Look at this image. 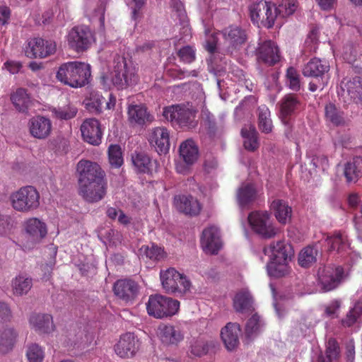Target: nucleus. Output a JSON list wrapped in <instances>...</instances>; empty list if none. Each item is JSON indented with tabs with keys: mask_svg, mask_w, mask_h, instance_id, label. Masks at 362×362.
Listing matches in <instances>:
<instances>
[{
	"mask_svg": "<svg viewBox=\"0 0 362 362\" xmlns=\"http://www.w3.org/2000/svg\"><path fill=\"white\" fill-rule=\"evenodd\" d=\"M111 74V81L117 89L126 88L137 81L136 68L128 54L115 55Z\"/></svg>",
	"mask_w": 362,
	"mask_h": 362,
	"instance_id": "obj_3",
	"label": "nucleus"
},
{
	"mask_svg": "<svg viewBox=\"0 0 362 362\" xmlns=\"http://www.w3.org/2000/svg\"><path fill=\"white\" fill-rule=\"evenodd\" d=\"M343 274V268L339 266L336 267L327 266L320 268L318 279L322 290L329 291L337 287L341 281Z\"/></svg>",
	"mask_w": 362,
	"mask_h": 362,
	"instance_id": "obj_13",
	"label": "nucleus"
},
{
	"mask_svg": "<svg viewBox=\"0 0 362 362\" xmlns=\"http://www.w3.org/2000/svg\"><path fill=\"white\" fill-rule=\"evenodd\" d=\"M339 356V346L337 341L330 338L327 344L325 356L320 353L317 357V362H332Z\"/></svg>",
	"mask_w": 362,
	"mask_h": 362,
	"instance_id": "obj_41",
	"label": "nucleus"
},
{
	"mask_svg": "<svg viewBox=\"0 0 362 362\" xmlns=\"http://www.w3.org/2000/svg\"><path fill=\"white\" fill-rule=\"evenodd\" d=\"M257 59L269 66H273L280 60L279 50L275 43L266 40L259 44L256 49Z\"/></svg>",
	"mask_w": 362,
	"mask_h": 362,
	"instance_id": "obj_18",
	"label": "nucleus"
},
{
	"mask_svg": "<svg viewBox=\"0 0 362 362\" xmlns=\"http://www.w3.org/2000/svg\"><path fill=\"white\" fill-rule=\"evenodd\" d=\"M343 91L346 90L347 93L354 98H361L362 96V78L355 76L352 79H344L341 83Z\"/></svg>",
	"mask_w": 362,
	"mask_h": 362,
	"instance_id": "obj_38",
	"label": "nucleus"
},
{
	"mask_svg": "<svg viewBox=\"0 0 362 362\" xmlns=\"http://www.w3.org/2000/svg\"><path fill=\"white\" fill-rule=\"evenodd\" d=\"M287 83L289 88L298 91L300 88V76L296 69L289 67L286 71Z\"/></svg>",
	"mask_w": 362,
	"mask_h": 362,
	"instance_id": "obj_51",
	"label": "nucleus"
},
{
	"mask_svg": "<svg viewBox=\"0 0 362 362\" xmlns=\"http://www.w3.org/2000/svg\"><path fill=\"white\" fill-rule=\"evenodd\" d=\"M148 141L158 154L166 153L169 151V133L165 128L154 129L149 135Z\"/></svg>",
	"mask_w": 362,
	"mask_h": 362,
	"instance_id": "obj_23",
	"label": "nucleus"
},
{
	"mask_svg": "<svg viewBox=\"0 0 362 362\" xmlns=\"http://www.w3.org/2000/svg\"><path fill=\"white\" fill-rule=\"evenodd\" d=\"M223 37L233 47H238L245 43L247 40L246 31L237 25H230L222 31Z\"/></svg>",
	"mask_w": 362,
	"mask_h": 362,
	"instance_id": "obj_27",
	"label": "nucleus"
},
{
	"mask_svg": "<svg viewBox=\"0 0 362 362\" xmlns=\"http://www.w3.org/2000/svg\"><path fill=\"white\" fill-rule=\"evenodd\" d=\"M139 347L140 342L134 334L127 332L122 335L115 345V351L119 357L128 358L134 356Z\"/></svg>",
	"mask_w": 362,
	"mask_h": 362,
	"instance_id": "obj_15",
	"label": "nucleus"
},
{
	"mask_svg": "<svg viewBox=\"0 0 362 362\" xmlns=\"http://www.w3.org/2000/svg\"><path fill=\"white\" fill-rule=\"evenodd\" d=\"M244 138L243 145L245 149L255 151L259 147L258 132L253 124L245 125L241 129Z\"/></svg>",
	"mask_w": 362,
	"mask_h": 362,
	"instance_id": "obj_35",
	"label": "nucleus"
},
{
	"mask_svg": "<svg viewBox=\"0 0 362 362\" xmlns=\"http://www.w3.org/2000/svg\"><path fill=\"white\" fill-rule=\"evenodd\" d=\"M218 166V162L216 159L214 158H210L206 159L204 162V169L205 170L209 173L212 170H215Z\"/></svg>",
	"mask_w": 362,
	"mask_h": 362,
	"instance_id": "obj_63",
	"label": "nucleus"
},
{
	"mask_svg": "<svg viewBox=\"0 0 362 362\" xmlns=\"http://www.w3.org/2000/svg\"><path fill=\"white\" fill-rule=\"evenodd\" d=\"M240 333V326L238 323L229 322L221 329V337L228 350H233L238 346Z\"/></svg>",
	"mask_w": 362,
	"mask_h": 362,
	"instance_id": "obj_24",
	"label": "nucleus"
},
{
	"mask_svg": "<svg viewBox=\"0 0 362 362\" xmlns=\"http://www.w3.org/2000/svg\"><path fill=\"white\" fill-rule=\"evenodd\" d=\"M160 277L163 288L168 293L182 296L190 289V281L184 274H180L175 268L170 267L161 271Z\"/></svg>",
	"mask_w": 362,
	"mask_h": 362,
	"instance_id": "obj_5",
	"label": "nucleus"
},
{
	"mask_svg": "<svg viewBox=\"0 0 362 362\" xmlns=\"http://www.w3.org/2000/svg\"><path fill=\"white\" fill-rule=\"evenodd\" d=\"M209 349V346L208 342L202 340H197L191 345L190 353L194 356L202 357L208 353Z\"/></svg>",
	"mask_w": 362,
	"mask_h": 362,
	"instance_id": "obj_52",
	"label": "nucleus"
},
{
	"mask_svg": "<svg viewBox=\"0 0 362 362\" xmlns=\"http://www.w3.org/2000/svg\"><path fill=\"white\" fill-rule=\"evenodd\" d=\"M132 162L134 170L139 173L149 174L152 173V161L144 152H134L132 154Z\"/></svg>",
	"mask_w": 362,
	"mask_h": 362,
	"instance_id": "obj_33",
	"label": "nucleus"
},
{
	"mask_svg": "<svg viewBox=\"0 0 362 362\" xmlns=\"http://www.w3.org/2000/svg\"><path fill=\"white\" fill-rule=\"evenodd\" d=\"M330 66L327 61L315 57L311 59L303 67V74L305 76L313 77L320 79V85L322 89L327 83V75L329 71Z\"/></svg>",
	"mask_w": 362,
	"mask_h": 362,
	"instance_id": "obj_12",
	"label": "nucleus"
},
{
	"mask_svg": "<svg viewBox=\"0 0 362 362\" xmlns=\"http://www.w3.org/2000/svg\"><path fill=\"white\" fill-rule=\"evenodd\" d=\"M104 98H90L86 104L87 109L90 112H95L97 113H100L102 110L103 103Z\"/></svg>",
	"mask_w": 362,
	"mask_h": 362,
	"instance_id": "obj_57",
	"label": "nucleus"
},
{
	"mask_svg": "<svg viewBox=\"0 0 362 362\" xmlns=\"http://www.w3.org/2000/svg\"><path fill=\"white\" fill-rule=\"evenodd\" d=\"M267 269L270 276L280 278L288 272V262L270 260L267 265Z\"/></svg>",
	"mask_w": 362,
	"mask_h": 362,
	"instance_id": "obj_43",
	"label": "nucleus"
},
{
	"mask_svg": "<svg viewBox=\"0 0 362 362\" xmlns=\"http://www.w3.org/2000/svg\"><path fill=\"white\" fill-rule=\"evenodd\" d=\"M28 127L30 134L39 139L47 138L52 132L51 120L44 116H36L31 118L28 122Z\"/></svg>",
	"mask_w": 362,
	"mask_h": 362,
	"instance_id": "obj_20",
	"label": "nucleus"
},
{
	"mask_svg": "<svg viewBox=\"0 0 362 362\" xmlns=\"http://www.w3.org/2000/svg\"><path fill=\"white\" fill-rule=\"evenodd\" d=\"M81 132L85 141L98 145L102 139V131L99 122L93 118L86 119L81 126Z\"/></svg>",
	"mask_w": 362,
	"mask_h": 362,
	"instance_id": "obj_21",
	"label": "nucleus"
},
{
	"mask_svg": "<svg viewBox=\"0 0 362 362\" xmlns=\"http://www.w3.org/2000/svg\"><path fill=\"white\" fill-rule=\"evenodd\" d=\"M180 308L177 300L162 295L151 296L146 304L148 313L156 318L174 315Z\"/></svg>",
	"mask_w": 362,
	"mask_h": 362,
	"instance_id": "obj_8",
	"label": "nucleus"
},
{
	"mask_svg": "<svg viewBox=\"0 0 362 362\" xmlns=\"http://www.w3.org/2000/svg\"><path fill=\"white\" fill-rule=\"evenodd\" d=\"M249 12L252 22L258 27L271 28L274 26L276 13L272 2L264 0L254 2L249 6Z\"/></svg>",
	"mask_w": 362,
	"mask_h": 362,
	"instance_id": "obj_7",
	"label": "nucleus"
},
{
	"mask_svg": "<svg viewBox=\"0 0 362 362\" xmlns=\"http://www.w3.org/2000/svg\"><path fill=\"white\" fill-rule=\"evenodd\" d=\"M26 357L28 362H42L45 353L37 344H31L27 346Z\"/></svg>",
	"mask_w": 362,
	"mask_h": 362,
	"instance_id": "obj_48",
	"label": "nucleus"
},
{
	"mask_svg": "<svg viewBox=\"0 0 362 362\" xmlns=\"http://www.w3.org/2000/svg\"><path fill=\"white\" fill-rule=\"evenodd\" d=\"M113 291L119 299L129 302L134 300L139 293L138 284L130 279H120L117 281L113 286Z\"/></svg>",
	"mask_w": 362,
	"mask_h": 362,
	"instance_id": "obj_19",
	"label": "nucleus"
},
{
	"mask_svg": "<svg viewBox=\"0 0 362 362\" xmlns=\"http://www.w3.org/2000/svg\"><path fill=\"white\" fill-rule=\"evenodd\" d=\"M140 251L151 259H160L163 257V250L154 243L143 245Z\"/></svg>",
	"mask_w": 362,
	"mask_h": 362,
	"instance_id": "obj_50",
	"label": "nucleus"
},
{
	"mask_svg": "<svg viewBox=\"0 0 362 362\" xmlns=\"http://www.w3.org/2000/svg\"><path fill=\"white\" fill-rule=\"evenodd\" d=\"M323 11H329L334 8L337 4V0H315Z\"/></svg>",
	"mask_w": 362,
	"mask_h": 362,
	"instance_id": "obj_62",
	"label": "nucleus"
},
{
	"mask_svg": "<svg viewBox=\"0 0 362 362\" xmlns=\"http://www.w3.org/2000/svg\"><path fill=\"white\" fill-rule=\"evenodd\" d=\"M260 326L259 316L254 314L247 322L245 326V335L250 338L253 334L256 333Z\"/></svg>",
	"mask_w": 362,
	"mask_h": 362,
	"instance_id": "obj_54",
	"label": "nucleus"
},
{
	"mask_svg": "<svg viewBox=\"0 0 362 362\" xmlns=\"http://www.w3.org/2000/svg\"><path fill=\"white\" fill-rule=\"evenodd\" d=\"M258 112V127L262 133L269 134L272 131V121L270 111L266 106L259 107Z\"/></svg>",
	"mask_w": 362,
	"mask_h": 362,
	"instance_id": "obj_42",
	"label": "nucleus"
},
{
	"mask_svg": "<svg viewBox=\"0 0 362 362\" xmlns=\"http://www.w3.org/2000/svg\"><path fill=\"white\" fill-rule=\"evenodd\" d=\"M17 332L10 327L5 328L0 334V352L3 354L11 351L15 345Z\"/></svg>",
	"mask_w": 362,
	"mask_h": 362,
	"instance_id": "obj_37",
	"label": "nucleus"
},
{
	"mask_svg": "<svg viewBox=\"0 0 362 362\" xmlns=\"http://www.w3.org/2000/svg\"><path fill=\"white\" fill-rule=\"evenodd\" d=\"M30 322L40 333H49L54 330L52 317L48 314H33L30 316Z\"/></svg>",
	"mask_w": 362,
	"mask_h": 362,
	"instance_id": "obj_29",
	"label": "nucleus"
},
{
	"mask_svg": "<svg viewBox=\"0 0 362 362\" xmlns=\"http://www.w3.org/2000/svg\"><path fill=\"white\" fill-rule=\"evenodd\" d=\"M202 120L204 125L207 131V134L210 137L214 136L217 131L214 116L210 112H204L203 115Z\"/></svg>",
	"mask_w": 362,
	"mask_h": 362,
	"instance_id": "obj_53",
	"label": "nucleus"
},
{
	"mask_svg": "<svg viewBox=\"0 0 362 362\" xmlns=\"http://www.w3.org/2000/svg\"><path fill=\"white\" fill-rule=\"evenodd\" d=\"M180 156L187 165H193L199 158V148L194 140L189 139L182 141L179 148Z\"/></svg>",
	"mask_w": 362,
	"mask_h": 362,
	"instance_id": "obj_26",
	"label": "nucleus"
},
{
	"mask_svg": "<svg viewBox=\"0 0 362 362\" xmlns=\"http://www.w3.org/2000/svg\"><path fill=\"white\" fill-rule=\"evenodd\" d=\"M11 17V10L7 6L0 7V23L1 25H6L8 23Z\"/></svg>",
	"mask_w": 362,
	"mask_h": 362,
	"instance_id": "obj_59",
	"label": "nucleus"
},
{
	"mask_svg": "<svg viewBox=\"0 0 362 362\" xmlns=\"http://www.w3.org/2000/svg\"><path fill=\"white\" fill-rule=\"evenodd\" d=\"M177 56L185 63H191L195 59V52L190 46H185L177 52Z\"/></svg>",
	"mask_w": 362,
	"mask_h": 362,
	"instance_id": "obj_56",
	"label": "nucleus"
},
{
	"mask_svg": "<svg viewBox=\"0 0 362 362\" xmlns=\"http://www.w3.org/2000/svg\"><path fill=\"white\" fill-rule=\"evenodd\" d=\"M56 43L41 37L31 38L28 42L25 54L29 58H45L54 54Z\"/></svg>",
	"mask_w": 362,
	"mask_h": 362,
	"instance_id": "obj_11",
	"label": "nucleus"
},
{
	"mask_svg": "<svg viewBox=\"0 0 362 362\" xmlns=\"http://www.w3.org/2000/svg\"><path fill=\"white\" fill-rule=\"evenodd\" d=\"M32 279L23 275H19L13 281L12 287L16 295L26 294L32 288Z\"/></svg>",
	"mask_w": 362,
	"mask_h": 362,
	"instance_id": "obj_44",
	"label": "nucleus"
},
{
	"mask_svg": "<svg viewBox=\"0 0 362 362\" xmlns=\"http://www.w3.org/2000/svg\"><path fill=\"white\" fill-rule=\"evenodd\" d=\"M300 105V100L296 95H286L280 102V119L281 122H287L286 119H289V117L298 109Z\"/></svg>",
	"mask_w": 362,
	"mask_h": 362,
	"instance_id": "obj_28",
	"label": "nucleus"
},
{
	"mask_svg": "<svg viewBox=\"0 0 362 362\" xmlns=\"http://www.w3.org/2000/svg\"><path fill=\"white\" fill-rule=\"evenodd\" d=\"M91 76L90 66L81 62L62 64L56 74L57 79L64 85L78 88L88 83Z\"/></svg>",
	"mask_w": 362,
	"mask_h": 362,
	"instance_id": "obj_2",
	"label": "nucleus"
},
{
	"mask_svg": "<svg viewBox=\"0 0 362 362\" xmlns=\"http://www.w3.org/2000/svg\"><path fill=\"white\" fill-rule=\"evenodd\" d=\"M94 42V34L87 26H76L68 35V45L77 53L87 51Z\"/></svg>",
	"mask_w": 362,
	"mask_h": 362,
	"instance_id": "obj_10",
	"label": "nucleus"
},
{
	"mask_svg": "<svg viewBox=\"0 0 362 362\" xmlns=\"http://www.w3.org/2000/svg\"><path fill=\"white\" fill-rule=\"evenodd\" d=\"M340 307V302L337 300L332 301L325 309V313L328 316L333 315Z\"/></svg>",
	"mask_w": 362,
	"mask_h": 362,
	"instance_id": "obj_64",
	"label": "nucleus"
},
{
	"mask_svg": "<svg viewBox=\"0 0 362 362\" xmlns=\"http://www.w3.org/2000/svg\"><path fill=\"white\" fill-rule=\"evenodd\" d=\"M160 338L165 344H175L183 339L181 332L173 326L163 325L159 327Z\"/></svg>",
	"mask_w": 362,
	"mask_h": 362,
	"instance_id": "obj_36",
	"label": "nucleus"
},
{
	"mask_svg": "<svg viewBox=\"0 0 362 362\" xmlns=\"http://www.w3.org/2000/svg\"><path fill=\"white\" fill-rule=\"evenodd\" d=\"M173 204L179 212L190 216L199 215L202 210L201 204L197 199L192 195H175L173 199Z\"/></svg>",
	"mask_w": 362,
	"mask_h": 362,
	"instance_id": "obj_17",
	"label": "nucleus"
},
{
	"mask_svg": "<svg viewBox=\"0 0 362 362\" xmlns=\"http://www.w3.org/2000/svg\"><path fill=\"white\" fill-rule=\"evenodd\" d=\"M108 160L112 168H119L123 164L122 148L119 145H110L108 148Z\"/></svg>",
	"mask_w": 362,
	"mask_h": 362,
	"instance_id": "obj_46",
	"label": "nucleus"
},
{
	"mask_svg": "<svg viewBox=\"0 0 362 362\" xmlns=\"http://www.w3.org/2000/svg\"><path fill=\"white\" fill-rule=\"evenodd\" d=\"M273 9H276V17L278 16L282 18L289 16V14L286 11V0L283 1L277 7L273 4Z\"/></svg>",
	"mask_w": 362,
	"mask_h": 362,
	"instance_id": "obj_60",
	"label": "nucleus"
},
{
	"mask_svg": "<svg viewBox=\"0 0 362 362\" xmlns=\"http://www.w3.org/2000/svg\"><path fill=\"white\" fill-rule=\"evenodd\" d=\"M54 112L56 117L59 119H69L76 116L77 109L74 107L66 106L55 108Z\"/></svg>",
	"mask_w": 362,
	"mask_h": 362,
	"instance_id": "obj_55",
	"label": "nucleus"
},
{
	"mask_svg": "<svg viewBox=\"0 0 362 362\" xmlns=\"http://www.w3.org/2000/svg\"><path fill=\"white\" fill-rule=\"evenodd\" d=\"M328 245V251H337L338 253L345 250L346 240L340 233H336L333 235H328L326 238Z\"/></svg>",
	"mask_w": 362,
	"mask_h": 362,
	"instance_id": "obj_45",
	"label": "nucleus"
},
{
	"mask_svg": "<svg viewBox=\"0 0 362 362\" xmlns=\"http://www.w3.org/2000/svg\"><path fill=\"white\" fill-rule=\"evenodd\" d=\"M271 209L276 220L281 224H286L291 221L292 209L286 202L282 199H275L271 204Z\"/></svg>",
	"mask_w": 362,
	"mask_h": 362,
	"instance_id": "obj_30",
	"label": "nucleus"
},
{
	"mask_svg": "<svg viewBox=\"0 0 362 362\" xmlns=\"http://www.w3.org/2000/svg\"><path fill=\"white\" fill-rule=\"evenodd\" d=\"M344 176L348 182H356L362 177V158L356 156L344 165Z\"/></svg>",
	"mask_w": 362,
	"mask_h": 362,
	"instance_id": "obj_32",
	"label": "nucleus"
},
{
	"mask_svg": "<svg viewBox=\"0 0 362 362\" xmlns=\"http://www.w3.org/2000/svg\"><path fill=\"white\" fill-rule=\"evenodd\" d=\"M263 252L271 257L270 260L288 262L294 255V250L291 244L279 240L272 243L269 247H264Z\"/></svg>",
	"mask_w": 362,
	"mask_h": 362,
	"instance_id": "obj_16",
	"label": "nucleus"
},
{
	"mask_svg": "<svg viewBox=\"0 0 362 362\" xmlns=\"http://www.w3.org/2000/svg\"><path fill=\"white\" fill-rule=\"evenodd\" d=\"M11 317V312L8 305L0 303V321H7Z\"/></svg>",
	"mask_w": 362,
	"mask_h": 362,
	"instance_id": "obj_58",
	"label": "nucleus"
},
{
	"mask_svg": "<svg viewBox=\"0 0 362 362\" xmlns=\"http://www.w3.org/2000/svg\"><path fill=\"white\" fill-rule=\"evenodd\" d=\"M78 194L88 203L102 200L107 194L106 174L100 165L89 160H81L76 165Z\"/></svg>",
	"mask_w": 362,
	"mask_h": 362,
	"instance_id": "obj_1",
	"label": "nucleus"
},
{
	"mask_svg": "<svg viewBox=\"0 0 362 362\" xmlns=\"http://www.w3.org/2000/svg\"><path fill=\"white\" fill-rule=\"evenodd\" d=\"M12 207L17 211L28 213L40 206V194L33 186H25L10 196Z\"/></svg>",
	"mask_w": 362,
	"mask_h": 362,
	"instance_id": "obj_4",
	"label": "nucleus"
},
{
	"mask_svg": "<svg viewBox=\"0 0 362 362\" xmlns=\"http://www.w3.org/2000/svg\"><path fill=\"white\" fill-rule=\"evenodd\" d=\"M26 237L32 244L40 243L47 233L46 224L37 218L28 219L24 224Z\"/></svg>",
	"mask_w": 362,
	"mask_h": 362,
	"instance_id": "obj_22",
	"label": "nucleus"
},
{
	"mask_svg": "<svg viewBox=\"0 0 362 362\" xmlns=\"http://www.w3.org/2000/svg\"><path fill=\"white\" fill-rule=\"evenodd\" d=\"M320 251L317 245H308L304 247L298 255V261L300 267L309 268L317 261Z\"/></svg>",
	"mask_w": 362,
	"mask_h": 362,
	"instance_id": "obj_34",
	"label": "nucleus"
},
{
	"mask_svg": "<svg viewBox=\"0 0 362 362\" xmlns=\"http://www.w3.org/2000/svg\"><path fill=\"white\" fill-rule=\"evenodd\" d=\"M11 100L16 110L21 112H27L31 104V100L23 88L18 89L11 95Z\"/></svg>",
	"mask_w": 362,
	"mask_h": 362,
	"instance_id": "obj_40",
	"label": "nucleus"
},
{
	"mask_svg": "<svg viewBox=\"0 0 362 362\" xmlns=\"http://www.w3.org/2000/svg\"><path fill=\"white\" fill-rule=\"evenodd\" d=\"M55 265L54 258H51L48 263L42 265V270L45 272L44 278L48 279L51 276L52 271Z\"/></svg>",
	"mask_w": 362,
	"mask_h": 362,
	"instance_id": "obj_61",
	"label": "nucleus"
},
{
	"mask_svg": "<svg viewBox=\"0 0 362 362\" xmlns=\"http://www.w3.org/2000/svg\"><path fill=\"white\" fill-rule=\"evenodd\" d=\"M163 115L167 120L183 129H192L197 125L196 111L183 105H176L164 108Z\"/></svg>",
	"mask_w": 362,
	"mask_h": 362,
	"instance_id": "obj_6",
	"label": "nucleus"
},
{
	"mask_svg": "<svg viewBox=\"0 0 362 362\" xmlns=\"http://www.w3.org/2000/svg\"><path fill=\"white\" fill-rule=\"evenodd\" d=\"M362 314V303L356 302L354 307L349 310L346 317L342 319L341 324L344 327L352 326L357 320V319Z\"/></svg>",
	"mask_w": 362,
	"mask_h": 362,
	"instance_id": "obj_47",
	"label": "nucleus"
},
{
	"mask_svg": "<svg viewBox=\"0 0 362 362\" xmlns=\"http://www.w3.org/2000/svg\"><path fill=\"white\" fill-rule=\"evenodd\" d=\"M248 223L254 233L265 239H270L277 233L270 214L267 211H254L247 216Z\"/></svg>",
	"mask_w": 362,
	"mask_h": 362,
	"instance_id": "obj_9",
	"label": "nucleus"
},
{
	"mask_svg": "<svg viewBox=\"0 0 362 362\" xmlns=\"http://www.w3.org/2000/svg\"><path fill=\"white\" fill-rule=\"evenodd\" d=\"M237 200L242 208H248L257 199V191L255 185L243 183L237 190Z\"/></svg>",
	"mask_w": 362,
	"mask_h": 362,
	"instance_id": "obj_25",
	"label": "nucleus"
},
{
	"mask_svg": "<svg viewBox=\"0 0 362 362\" xmlns=\"http://www.w3.org/2000/svg\"><path fill=\"white\" fill-rule=\"evenodd\" d=\"M201 246L204 252L209 255H216L222 247L219 229L210 226L202 231Z\"/></svg>",
	"mask_w": 362,
	"mask_h": 362,
	"instance_id": "obj_14",
	"label": "nucleus"
},
{
	"mask_svg": "<svg viewBox=\"0 0 362 362\" xmlns=\"http://www.w3.org/2000/svg\"><path fill=\"white\" fill-rule=\"evenodd\" d=\"M325 111L327 119L334 125L338 126L344 123V118L341 113L337 109L334 104H327L325 106Z\"/></svg>",
	"mask_w": 362,
	"mask_h": 362,
	"instance_id": "obj_49",
	"label": "nucleus"
},
{
	"mask_svg": "<svg viewBox=\"0 0 362 362\" xmlns=\"http://www.w3.org/2000/svg\"><path fill=\"white\" fill-rule=\"evenodd\" d=\"M253 299L250 293L245 289L238 292L233 299V307L238 313L252 312L253 308Z\"/></svg>",
	"mask_w": 362,
	"mask_h": 362,
	"instance_id": "obj_31",
	"label": "nucleus"
},
{
	"mask_svg": "<svg viewBox=\"0 0 362 362\" xmlns=\"http://www.w3.org/2000/svg\"><path fill=\"white\" fill-rule=\"evenodd\" d=\"M129 119L132 123L143 124L146 122L151 121L150 115L144 105H130L128 109Z\"/></svg>",
	"mask_w": 362,
	"mask_h": 362,
	"instance_id": "obj_39",
	"label": "nucleus"
}]
</instances>
